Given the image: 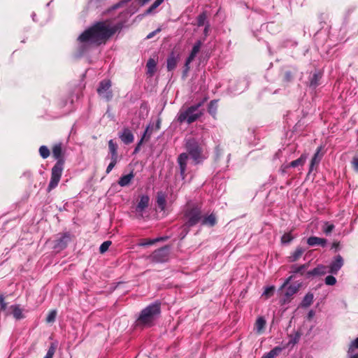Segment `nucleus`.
Masks as SVG:
<instances>
[{"mask_svg":"<svg viewBox=\"0 0 358 358\" xmlns=\"http://www.w3.org/2000/svg\"><path fill=\"white\" fill-rule=\"evenodd\" d=\"M119 28L118 25H113L108 20L98 22L82 33L78 40L85 44L99 45L111 37Z\"/></svg>","mask_w":358,"mask_h":358,"instance_id":"nucleus-1","label":"nucleus"},{"mask_svg":"<svg viewBox=\"0 0 358 358\" xmlns=\"http://www.w3.org/2000/svg\"><path fill=\"white\" fill-rule=\"evenodd\" d=\"M52 155L57 159V162L51 170V178L47 188L48 192L54 189L58 185L62 175L64 160L62 158V143L54 145L52 148Z\"/></svg>","mask_w":358,"mask_h":358,"instance_id":"nucleus-2","label":"nucleus"},{"mask_svg":"<svg viewBox=\"0 0 358 358\" xmlns=\"http://www.w3.org/2000/svg\"><path fill=\"white\" fill-rule=\"evenodd\" d=\"M160 314V303H154L144 308L137 321V326L150 327L155 318Z\"/></svg>","mask_w":358,"mask_h":358,"instance_id":"nucleus-3","label":"nucleus"},{"mask_svg":"<svg viewBox=\"0 0 358 358\" xmlns=\"http://www.w3.org/2000/svg\"><path fill=\"white\" fill-rule=\"evenodd\" d=\"M202 104L203 103L201 102L185 110H180L177 115V121L180 123L187 122L189 124L195 122L203 115L202 111L199 110Z\"/></svg>","mask_w":358,"mask_h":358,"instance_id":"nucleus-4","label":"nucleus"},{"mask_svg":"<svg viewBox=\"0 0 358 358\" xmlns=\"http://www.w3.org/2000/svg\"><path fill=\"white\" fill-rule=\"evenodd\" d=\"M185 223L187 227L195 226L201 222L202 211L198 206H188L184 213Z\"/></svg>","mask_w":358,"mask_h":358,"instance_id":"nucleus-5","label":"nucleus"},{"mask_svg":"<svg viewBox=\"0 0 358 358\" xmlns=\"http://www.w3.org/2000/svg\"><path fill=\"white\" fill-rule=\"evenodd\" d=\"M185 148L195 164L202 162L204 158L202 155V148L195 138L186 139Z\"/></svg>","mask_w":358,"mask_h":358,"instance_id":"nucleus-6","label":"nucleus"},{"mask_svg":"<svg viewBox=\"0 0 358 358\" xmlns=\"http://www.w3.org/2000/svg\"><path fill=\"white\" fill-rule=\"evenodd\" d=\"M110 87L111 82L109 80H103L99 83L97 92L102 99H104L106 101H109L112 99L113 96Z\"/></svg>","mask_w":358,"mask_h":358,"instance_id":"nucleus-7","label":"nucleus"},{"mask_svg":"<svg viewBox=\"0 0 358 358\" xmlns=\"http://www.w3.org/2000/svg\"><path fill=\"white\" fill-rule=\"evenodd\" d=\"M308 264H305L300 266L296 265H292L291 266V271L290 273L292 274L289 278H287L284 283L282 285V286L280 288V290H282V289L285 288L289 282L292 280L295 274H300L301 275H303L305 273V271L308 268Z\"/></svg>","mask_w":358,"mask_h":358,"instance_id":"nucleus-8","label":"nucleus"},{"mask_svg":"<svg viewBox=\"0 0 358 358\" xmlns=\"http://www.w3.org/2000/svg\"><path fill=\"white\" fill-rule=\"evenodd\" d=\"M150 197L148 195H142L140 196V200L136 206V217L138 218H143L145 209L149 206Z\"/></svg>","mask_w":358,"mask_h":358,"instance_id":"nucleus-9","label":"nucleus"},{"mask_svg":"<svg viewBox=\"0 0 358 358\" xmlns=\"http://www.w3.org/2000/svg\"><path fill=\"white\" fill-rule=\"evenodd\" d=\"M169 257V249L167 247H164L156 250L150 255V259L155 262H166Z\"/></svg>","mask_w":358,"mask_h":358,"instance_id":"nucleus-10","label":"nucleus"},{"mask_svg":"<svg viewBox=\"0 0 358 358\" xmlns=\"http://www.w3.org/2000/svg\"><path fill=\"white\" fill-rule=\"evenodd\" d=\"M299 285H289L285 290L284 296L280 299V303L282 305L289 303L292 300V296L299 291Z\"/></svg>","mask_w":358,"mask_h":358,"instance_id":"nucleus-11","label":"nucleus"},{"mask_svg":"<svg viewBox=\"0 0 358 358\" xmlns=\"http://www.w3.org/2000/svg\"><path fill=\"white\" fill-rule=\"evenodd\" d=\"M188 159V154L186 152H183L179 155L177 159L180 169V175L182 180H184L186 177V170Z\"/></svg>","mask_w":358,"mask_h":358,"instance_id":"nucleus-12","label":"nucleus"},{"mask_svg":"<svg viewBox=\"0 0 358 358\" xmlns=\"http://www.w3.org/2000/svg\"><path fill=\"white\" fill-rule=\"evenodd\" d=\"M71 241V236L69 233H66L61 236L60 238L55 241L54 248L57 251H60L66 248L68 243Z\"/></svg>","mask_w":358,"mask_h":358,"instance_id":"nucleus-13","label":"nucleus"},{"mask_svg":"<svg viewBox=\"0 0 358 358\" xmlns=\"http://www.w3.org/2000/svg\"><path fill=\"white\" fill-rule=\"evenodd\" d=\"M343 265V259L341 255L336 256L334 260L331 263L329 266V273L332 274H337L338 271L341 268Z\"/></svg>","mask_w":358,"mask_h":358,"instance_id":"nucleus-14","label":"nucleus"},{"mask_svg":"<svg viewBox=\"0 0 358 358\" xmlns=\"http://www.w3.org/2000/svg\"><path fill=\"white\" fill-rule=\"evenodd\" d=\"M119 137L124 144H130L134 141V135L128 128H124L122 131L119 134Z\"/></svg>","mask_w":358,"mask_h":358,"instance_id":"nucleus-15","label":"nucleus"},{"mask_svg":"<svg viewBox=\"0 0 358 358\" xmlns=\"http://www.w3.org/2000/svg\"><path fill=\"white\" fill-rule=\"evenodd\" d=\"M329 271H327V267L324 265H318L316 268H313L312 271H308L306 273V278H310V276H317V275H323L327 273Z\"/></svg>","mask_w":358,"mask_h":358,"instance_id":"nucleus-16","label":"nucleus"},{"mask_svg":"<svg viewBox=\"0 0 358 358\" xmlns=\"http://www.w3.org/2000/svg\"><path fill=\"white\" fill-rule=\"evenodd\" d=\"M327 241L325 238H319L317 236H310L307 240V243L310 246L321 245L322 247L326 246Z\"/></svg>","mask_w":358,"mask_h":358,"instance_id":"nucleus-17","label":"nucleus"},{"mask_svg":"<svg viewBox=\"0 0 358 358\" xmlns=\"http://www.w3.org/2000/svg\"><path fill=\"white\" fill-rule=\"evenodd\" d=\"M322 150V146H320L317 148L316 152L315 153L313 157L311 159L309 172H311L313 169V167L315 165H317L320 163V162L321 161L322 155H323V154H320Z\"/></svg>","mask_w":358,"mask_h":358,"instance_id":"nucleus-18","label":"nucleus"},{"mask_svg":"<svg viewBox=\"0 0 358 358\" xmlns=\"http://www.w3.org/2000/svg\"><path fill=\"white\" fill-rule=\"evenodd\" d=\"M201 223L202 225L208 227H213L217 223V218L214 213H211L208 216H203L201 218Z\"/></svg>","mask_w":358,"mask_h":358,"instance_id":"nucleus-19","label":"nucleus"},{"mask_svg":"<svg viewBox=\"0 0 358 358\" xmlns=\"http://www.w3.org/2000/svg\"><path fill=\"white\" fill-rule=\"evenodd\" d=\"M134 178V173L133 171H131L129 174L122 176L118 180V185L121 187H126Z\"/></svg>","mask_w":358,"mask_h":358,"instance_id":"nucleus-20","label":"nucleus"},{"mask_svg":"<svg viewBox=\"0 0 358 358\" xmlns=\"http://www.w3.org/2000/svg\"><path fill=\"white\" fill-rule=\"evenodd\" d=\"M117 148L118 146L117 143H115L113 140H110L108 141V149L109 153L110 155V159H118Z\"/></svg>","mask_w":358,"mask_h":358,"instance_id":"nucleus-21","label":"nucleus"},{"mask_svg":"<svg viewBox=\"0 0 358 358\" xmlns=\"http://www.w3.org/2000/svg\"><path fill=\"white\" fill-rule=\"evenodd\" d=\"M10 309L12 310V314L16 320H21L24 317L23 310L20 307V305H13Z\"/></svg>","mask_w":358,"mask_h":358,"instance_id":"nucleus-22","label":"nucleus"},{"mask_svg":"<svg viewBox=\"0 0 358 358\" xmlns=\"http://www.w3.org/2000/svg\"><path fill=\"white\" fill-rule=\"evenodd\" d=\"M305 252V250L301 247H298L289 256V261L294 262L297 261Z\"/></svg>","mask_w":358,"mask_h":358,"instance_id":"nucleus-23","label":"nucleus"},{"mask_svg":"<svg viewBox=\"0 0 358 358\" xmlns=\"http://www.w3.org/2000/svg\"><path fill=\"white\" fill-rule=\"evenodd\" d=\"M306 159H307V155L306 154H303L299 159L291 162L286 167L287 168H289V167L295 168L299 166H303L305 164Z\"/></svg>","mask_w":358,"mask_h":358,"instance_id":"nucleus-24","label":"nucleus"},{"mask_svg":"<svg viewBox=\"0 0 358 358\" xmlns=\"http://www.w3.org/2000/svg\"><path fill=\"white\" fill-rule=\"evenodd\" d=\"M156 61L152 58H150L146 64L147 74L150 76H152L156 71Z\"/></svg>","mask_w":358,"mask_h":358,"instance_id":"nucleus-25","label":"nucleus"},{"mask_svg":"<svg viewBox=\"0 0 358 358\" xmlns=\"http://www.w3.org/2000/svg\"><path fill=\"white\" fill-rule=\"evenodd\" d=\"M177 63H178V59L175 56L174 53L172 52L167 59V69H168V71H171L173 70L176 67Z\"/></svg>","mask_w":358,"mask_h":358,"instance_id":"nucleus-26","label":"nucleus"},{"mask_svg":"<svg viewBox=\"0 0 358 358\" xmlns=\"http://www.w3.org/2000/svg\"><path fill=\"white\" fill-rule=\"evenodd\" d=\"M314 296L312 293L308 292L303 297V301L301 303V306L303 308H307L310 306L313 302Z\"/></svg>","mask_w":358,"mask_h":358,"instance_id":"nucleus-27","label":"nucleus"},{"mask_svg":"<svg viewBox=\"0 0 358 358\" xmlns=\"http://www.w3.org/2000/svg\"><path fill=\"white\" fill-rule=\"evenodd\" d=\"M157 203L162 210H164L165 209L166 196L163 192H158L157 197Z\"/></svg>","mask_w":358,"mask_h":358,"instance_id":"nucleus-28","label":"nucleus"},{"mask_svg":"<svg viewBox=\"0 0 358 358\" xmlns=\"http://www.w3.org/2000/svg\"><path fill=\"white\" fill-rule=\"evenodd\" d=\"M217 110V100L211 101L208 105V113L211 115L215 116L216 115Z\"/></svg>","mask_w":358,"mask_h":358,"instance_id":"nucleus-29","label":"nucleus"},{"mask_svg":"<svg viewBox=\"0 0 358 358\" xmlns=\"http://www.w3.org/2000/svg\"><path fill=\"white\" fill-rule=\"evenodd\" d=\"M334 228H335L334 224L329 223L328 222H326L322 225V229L325 234L328 235L332 232V231L334 229Z\"/></svg>","mask_w":358,"mask_h":358,"instance_id":"nucleus-30","label":"nucleus"},{"mask_svg":"<svg viewBox=\"0 0 358 358\" xmlns=\"http://www.w3.org/2000/svg\"><path fill=\"white\" fill-rule=\"evenodd\" d=\"M266 324V320L263 317H259L255 323V327L257 332H261L264 328Z\"/></svg>","mask_w":358,"mask_h":358,"instance_id":"nucleus-31","label":"nucleus"},{"mask_svg":"<svg viewBox=\"0 0 358 358\" xmlns=\"http://www.w3.org/2000/svg\"><path fill=\"white\" fill-rule=\"evenodd\" d=\"M281 351V348L279 347H275L273 350H271L268 354L263 356L262 358H274L278 353Z\"/></svg>","mask_w":358,"mask_h":358,"instance_id":"nucleus-32","label":"nucleus"},{"mask_svg":"<svg viewBox=\"0 0 358 358\" xmlns=\"http://www.w3.org/2000/svg\"><path fill=\"white\" fill-rule=\"evenodd\" d=\"M39 153L42 158L46 159L50 156V150L45 145H41L39 148Z\"/></svg>","mask_w":358,"mask_h":358,"instance_id":"nucleus-33","label":"nucleus"},{"mask_svg":"<svg viewBox=\"0 0 358 358\" xmlns=\"http://www.w3.org/2000/svg\"><path fill=\"white\" fill-rule=\"evenodd\" d=\"M321 76L319 74L315 73L310 81V86L315 88L319 85V80Z\"/></svg>","mask_w":358,"mask_h":358,"instance_id":"nucleus-34","label":"nucleus"},{"mask_svg":"<svg viewBox=\"0 0 358 358\" xmlns=\"http://www.w3.org/2000/svg\"><path fill=\"white\" fill-rule=\"evenodd\" d=\"M275 287L274 286H270L265 288V290L264 291L262 294V296H264L266 299H268L271 297L274 292Z\"/></svg>","mask_w":358,"mask_h":358,"instance_id":"nucleus-35","label":"nucleus"},{"mask_svg":"<svg viewBox=\"0 0 358 358\" xmlns=\"http://www.w3.org/2000/svg\"><path fill=\"white\" fill-rule=\"evenodd\" d=\"M56 348H57V345L55 343H51V345L49 347V349L47 352V354L44 358H52L55 353Z\"/></svg>","mask_w":358,"mask_h":358,"instance_id":"nucleus-36","label":"nucleus"},{"mask_svg":"<svg viewBox=\"0 0 358 358\" xmlns=\"http://www.w3.org/2000/svg\"><path fill=\"white\" fill-rule=\"evenodd\" d=\"M164 0H155L151 6L146 10V14L151 13L155 9L159 6Z\"/></svg>","mask_w":358,"mask_h":358,"instance_id":"nucleus-37","label":"nucleus"},{"mask_svg":"<svg viewBox=\"0 0 358 358\" xmlns=\"http://www.w3.org/2000/svg\"><path fill=\"white\" fill-rule=\"evenodd\" d=\"M164 0H155L151 6L146 10V14L151 13L155 9L159 6Z\"/></svg>","mask_w":358,"mask_h":358,"instance_id":"nucleus-38","label":"nucleus"},{"mask_svg":"<svg viewBox=\"0 0 358 358\" xmlns=\"http://www.w3.org/2000/svg\"><path fill=\"white\" fill-rule=\"evenodd\" d=\"M110 245H111V241H104L100 245V248H99L100 253L103 254L104 252H106L108 250Z\"/></svg>","mask_w":358,"mask_h":358,"instance_id":"nucleus-39","label":"nucleus"},{"mask_svg":"<svg viewBox=\"0 0 358 358\" xmlns=\"http://www.w3.org/2000/svg\"><path fill=\"white\" fill-rule=\"evenodd\" d=\"M294 237L292 236L291 233H285L282 235L281 238V241L282 243H289L293 240Z\"/></svg>","mask_w":358,"mask_h":358,"instance_id":"nucleus-40","label":"nucleus"},{"mask_svg":"<svg viewBox=\"0 0 358 358\" xmlns=\"http://www.w3.org/2000/svg\"><path fill=\"white\" fill-rule=\"evenodd\" d=\"M206 20V15L205 13H201L197 17V25L201 27L204 24Z\"/></svg>","mask_w":358,"mask_h":358,"instance_id":"nucleus-41","label":"nucleus"},{"mask_svg":"<svg viewBox=\"0 0 358 358\" xmlns=\"http://www.w3.org/2000/svg\"><path fill=\"white\" fill-rule=\"evenodd\" d=\"M56 316H57V311L55 310H51L49 313V314L46 318L47 322H48V323L53 322L55 320Z\"/></svg>","mask_w":358,"mask_h":358,"instance_id":"nucleus-42","label":"nucleus"},{"mask_svg":"<svg viewBox=\"0 0 358 358\" xmlns=\"http://www.w3.org/2000/svg\"><path fill=\"white\" fill-rule=\"evenodd\" d=\"M159 241V238H155V239H148L145 240L143 242L141 243L139 245L141 246H148L151 245Z\"/></svg>","mask_w":358,"mask_h":358,"instance_id":"nucleus-43","label":"nucleus"},{"mask_svg":"<svg viewBox=\"0 0 358 358\" xmlns=\"http://www.w3.org/2000/svg\"><path fill=\"white\" fill-rule=\"evenodd\" d=\"M118 159H110V163L108 164L107 169H106V173L108 174L115 167L116 164L117 163Z\"/></svg>","mask_w":358,"mask_h":358,"instance_id":"nucleus-44","label":"nucleus"},{"mask_svg":"<svg viewBox=\"0 0 358 358\" xmlns=\"http://www.w3.org/2000/svg\"><path fill=\"white\" fill-rule=\"evenodd\" d=\"M190 227H187L186 226L185 224H184L181 229H182V231L180 232V239H183L186 236L187 234H188L189 232V229Z\"/></svg>","mask_w":358,"mask_h":358,"instance_id":"nucleus-45","label":"nucleus"},{"mask_svg":"<svg viewBox=\"0 0 358 358\" xmlns=\"http://www.w3.org/2000/svg\"><path fill=\"white\" fill-rule=\"evenodd\" d=\"M325 283L327 285H334L336 283V279L333 275H328L325 278Z\"/></svg>","mask_w":358,"mask_h":358,"instance_id":"nucleus-46","label":"nucleus"},{"mask_svg":"<svg viewBox=\"0 0 358 358\" xmlns=\"http://www.w3.org/2000/svg\"><path fill=\"white\" fill-rule=\"evenodd\" d=\"M151 134H152V130L150 129V126H148V127H147L141 139H143V141L144 140L148 141L150 138Z\"/></svg>","mask_w":358,"mask_h":358,"instance_id":"nucleus-47","label":"nucleus"},{"mask_svg":"<svg viewBox=\"0 0 358 358\" xmlns=\"http://www.w3.org/2000/svg\"><path fill=\"white\" fill-rule=\"evenodd\" d=\"M201 46V42L200 41H197L194 45V46L192 48V52H194V53H196L197 55V53L200 50Z\"/></svg>","mask_w":358,"mask_h":358,"instance_id":"nucleus-48","label":"nucleus"},{"mask_svg":"<svg viewBox=\"0 0 358 358\" xmlns=\"http://www.w3.org/2000/svg\"><path fill=\"white\" fill-rule=\"evenodd\" d=\"M352 164L354 170L358 172V157H355L352 159Z\"/></svg>","mask_w":358,"mask_h":358,"instance_id":"nucleus-49","label":"nucleus"},{"mask_svg":"<svg viewBox=\"0 0 358 358\" xmlns=\"http://www.w3.org/2000/svg\"><path fill=\"white\" fill-rule=\"evenodd\" d=\"M143 142V140L141 138V140L139 141V142L138 143V144L136 145L135 149H134V153H137L139 150H140V148H141V146L142 145Z\"/></svg>","mask_w":358,"mask_h":358,"instance_id":"nucleus-50","label":"nucleus"},{"mask_svg":"<svg viewBox=\"0 0 358 358\" xmlns=\"http://www.w3.org/2000/svg\"><path fill=\"white\" fill-rule=\"evenodd\" d=\"M196 55V53H194V52H192L191 51L190 55H189V57H187V62H192L194 59V58H195Z\"/></svg>","mask_w":358,"mask_h":358,"instance_id":"nucleus-51","label":"nucleus"},{"mask_svg":"<svg viewBox=\"0 0 358 358\" xmlns=\"http://www.w3.org/2000/svg\"><path fill=\"white\" fill-rule=\"evenodd\" d=\"M131 0H122V1H120V3H117L115 6H114V8H120V6H122L123 4H124L125 3H127L128 1H130Z\"/></svg>","mask_w":358,"mask_h":358,"instance_id":"nucleus-52","label":"nucleus"},{"mask_svg":"<svg viewBox=\"0 0 358 358\" xmlns=\"http://www.w3.org/2000/svg\"><path fill=\"white\" fill-rule=\"evenodd\" d=\"M315 315V312L313 310H310L308 314V319L311 320Z\"/></svg>","mask_w":358,"mask_h":358,"instance_id":"nucleus-53","label":"nucleus"},{"mask_svg":"<svg viewBox=\"0 0 358 358\" xmlns=\"http://www.w3.org/2000/svg\"><path fill=\"white\" fill-rule=\"evenodd\" d=\"M352 346L358 349V337L352 343Z\"/></svg>","mask_w":358,"mask_h":358,"instance_id":"nucleus-54","label":"nucleus"},{"mask_svg":"<svg viewBox=\"0 0 358 358\" xmlns=\"http://www.w3.org/2000/svg\"><path fill=\"white\" fill-rule=\"evenodd\" d=\"M190 63H191V62H187V59H186V62H185V72H187V71H189V64H190Z\"/></svg>","mask_w":358,"mask_h":358,"instance_id":"nucleus-55","label":"nucleus"},{"mask_svg":"<svg viewBox=\"0 0 358 358\" xmlns=\"http://www.w3.org/2000/svg\"><path fill=\"white\" fill-rule=\"evenodd\" d=\"M159 31V29H157L156 31L152 32V33H150L148 36H147V38H151L154 34L156 33V32H158Z\"/></svg>","mask_w":358,"mask_h":358,"instance_id":"nucleus-56","label":"nucleus"},{"mask_svg":"<svg viewBox=\"0 0 358 358\" xmlns=\"http://www.w3.org/2000/svg\"><path fill=\"white\" fill-rule=\"evenodd\" d=\"M299 334H296L295 338H294V340L292 341V343L294 344V343H296L299 339Z\"/></svg>","mask_w":358,"mask_h":358,"instance_id":"nucleus-57","label":"nucleus"},{"mask_svg":"<svg viewBox=\"0 0 358 358\" xmlns=\"http://www.w3.org/2000/svg\"><path fill=\"white\" fill-rule=\"evenodd\" d=\"M350 358H358V353L350 356Z\"/></svg>","mask_w":358,"mask_h":358,"instance_id":"nucleus-58","label":"nucleus"},{"mask_svg":"<svg viewBox=\"0 0 358 358\" xmlns=\"http://www.w3.org/2000/svg\"><path fill=\"white\" fill-rule=\"evenodd\" d=\"M159 238V241H164L166 239V238H164V237H160Z\"/></svg>","mask_w":358,"mask_h":358,"instance_id":"nucleus-59","label":"nucleus"},{"mask_svg":"<svg viewBox=\"0 0 358 358\" xmlns=\"http://www.w3.org/2000/svg\"><path fill=\"white\" fill-rule=\"evenodd\" d=\"M150 1V0H142L143 3H147L148 1Z\"/></svg>","mask_w":358,"mask_h":358,"instance_id":"nucleus-60","label":"nucleus"},{"mask_svg":"<svg viewBox=\"0 0 358 358\" xmlns=\"http://www.w3.org/2000/svg\"><path fill=\"white\" fill-rule=\"evenodd\" d=\"M208 31V27H206L205 29H204V32L206 34Z\"/></svg>","mask_w":358,"mask_h":358,"instance_id":"nucleus-61","label":"nucleus"},{"mask_svg":"<svg viewBox=\"0 0 358 358\" xmlns=\"http://www.w3.org/2000/svg\"><path fill=\"white\" fill-rule=\"evenodd\" d=\"M159 129V124L157 126V129Z\"/></svg>","mask_w":358,"mask_h":358,"instance_id":"nucleus-62","label":"nucleus"}]
</instances>
